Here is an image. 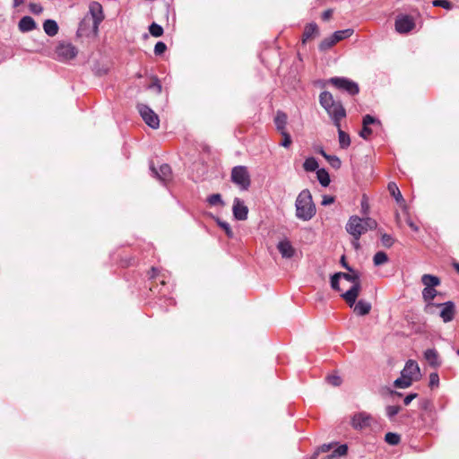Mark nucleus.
<instances>
[{
    "instance_id": "1",
    "label": "nucleus",
    "mask_w": 459,
    "mask_h": 459,
    "mask_svg": "<svg viewBox=\"0 0 459 459\" xmlns=\"http://www.w3.org/2000/svg\"><path fill=\"white\" fill-rule=\"evenodd\" d=\"M350 273H336L331 277V287L334 290L342 291L343 287L340 286V280L350 282L351 285L347 290L341 294V297L347 302L350 307H352L360 292L361 285L359 281V274L358 272L349 271Z\"/></svg>"
},
{
    "instance_id": "2",
    "label": "nucleus",
    "mask_w": 459,
    "mask_h": 459,
    "mask_svg": "<svg viewBox=\"0 0 459 459\" xmlns=\"http://www.w3.org/2000/svg\"><path fill=\"white\" fill-rule=\"evenodd\" d=\"M319 103L331 117L333 125L339 127V123L346 117V110L340 100H336L333 94L327 91L319 95Z\"/></svg>"
},
{
    "instance_id": "3",
    "label": "nucleus",
    "mask_w": 459,
    "mask_h": 459,
    "mask_svg": "<svg viewBox=\"0 0 459 459\" xmlns=\"http://www.w3.org/2000/svg\"><path fill=\"white\" fill-rule=\"evenodd\" d=\"M103 18L102 6L97 2L91 3L89 7V13L80 23L78 31L81 34H86L87 29L91 28V31L96 34L99 24L102 22Z\"/></svg>"
},
{
    "instance_id": "4",
    "label": "nucleus",
    "mask_w": 459,
    "mask_h": 459,
    "mask_svg": "<svg viewBox=\"0 0 459 459\" xmlns=\"http://www.w3.org/2000/svg\"><path fill=\"white\" fill-rule=\"evenodd\" d=\"M377 226V221L369 217L359 218L358 216H351L345 229L352 238H359L361 235L369 230L376 229Z\"/></svg>"
},
{
    "instance_id": "5",
    "label": "nucleus",
    "mask_w": 459,
    "mask_h": 459,
    "mask_svg": "<svg viewBox=\"0 0 459 459\" xmlns=\"http://www.w3.org/2000/svg\"><path fill=\"white\" fill-rule=\"evenodd\" d=\"M420 377V370L418 363L409 359L401 372V377L394 382L396 388H407L411 385L414 380Z\"/></svg>"
},
{
    "instance_id": "6",
    "label": "nucleus",
    "mask_w": 459,
    "mask_h": 459,
    "mask_svg": "<svg viewBox=\"0 0 459 459\" xmlns=\"http://www.w3.org/2000/svg\"><path fill=\"white\" fill-rule=\"evenodd\" d=\"M231 180L241 189L247 190L251 183L250 175L245 166H236L231 170Z\"/></svg>"
},
{
    "instance_id": "7",
    "label": "nucleus",
    "mask_w": 459,
    "mask_h": 459,
    "mask_svg": "<svg viewBox=\"0 0 459 459\" xmlns=\"http://www.w3.org/2000/svg\"><path fill=\"white\" fill-rule=\"evenodd\" d=\"M328 82L352 96L358 94L359 91V85L355 82L344 77H333L329 79Z\"/></svg>"
},
{
    "instance_id": "8",
    "label": "nucleus",
    "mask_w": 459,
    "mask_h": 459,
    "mask_svg": "<svg viewBox=\"0 0 459 459\" xmlns=\"http://www.w3.org/2000/svg\"><path fill=\"white\" fill-rule=\"evenodd\" d=\"M137 109L146 125H148L152 129H157L160 126V118L158 115L151 109L145 104H139L137 106Z\"/></svg>"
},
{
    "instance_id": "9",
    "label": "nucleus",
    "mask_w": 459,
    "mask_h": 459,
    "mask_svg": "<svg viewBox=\"0 0 459 459\" xmlns=\"http://www.w3.org/2000/svg\"><path fill=\"white\" fill-rule=\"evenodd\" d=\"M395 30L400 34H406L414 30L415 20L411 15H398L395 19Z\"/></svg>"
},
{
    "instance_id": "10",
    "label": "nucleus",
    "mask_w": 459,
    "mask_h": 459,
    "mask_svg": "<svg viewBox=\"0 0 459 459\" xmlns=\"http://www.w3.org/2000/svg\"><path fill=\"white\" fill-rule=\"evenodd\" d=\"M150 169L152 170V176L164 185H167L172 181L173 173L169 165L162 164L160 166L159 169H156L152 164Z\"/></svg>"
},
{
    "instance_id": "11",
    "label": "nucleus",
    "mask_w": 459,
    "mask_h": 459,
    "mask_svg": "<svg viewBox=\"0 0 459 459\" xmlns=\"http://www.w3.org/2000/svg\"><path fill=\"white\" fill-rule=\"evenodd\" d=\"M76 48L71 43H60L56 48V54L59 60L67 61L74 58L77 55Z\"/></svg>"
},
{
    "instance_id": "12",
    "label": "nucleus",
    "mask_w": 459,
    "mask_h": 459,
    "mask_svg": "<svg viewBox=\"0 0 459 459\" xmlns=\"http://www.w3.org/2000/svg\"><path fill=\"white\" fill-rule=\"evenodd\" d=\"M316 214L314 203H296V215L303 221L310 220Z\"/></svg>"
},
{
    "instance_id": "13",
    "label": "nucleus",
    "mask_w": 459,
    "mask_h": 459,
    "mask_svg": "<svg viewBox=\"0 0 459 459\" xmlns=\"http://www.w3.org/2000/svg\"><path fill=\"white\" fill-rule=\"evenodd\" d=\"M372 420L373 419L370 414L360 411L352 416L351 423L353 429L362 430L368 428Z\"/></svg>"
},
{
    "instance_id": "14",
    "label": "nucleus",
    "mask_w": 459,
    "mask_h": 459,
    "mask_svg": "<svg viewBox=\"0 0 459 459\" xmlns=\"http://www.w3.org/2000/svg\"><path fill=\"white\" fill-rule=\"evenodd\" d=\"M434 307H438L441 308L439 316L443 322L448 323L454 319L455 307L452 301H447L442 304H436Z\"/></svg>"
},
{
    "instance_id": "15",
    "label": "nucleus",
    "mask_w": 459,
    "mask_h": 459,
    "mask_svg": "<svg viewBox=\"0 0 459 459\" xmlns=\"http://www.w3.org/2000/svg\"><path fill=\"white\" fill-rule=\"evenodd\" d=\"M319 35V29L316 23L310 22L304 28L302 34V44H306L307 41L314 39Z\"/></svg>"
},
{
    "instance_id": "16",
    "label": "nucleus",
    "mask_w": 459,
    "mask_h": 459,
    "mask_svg": "<svg viewBox=\"0 0 459 459\" xmlns=\"http://www.w3.org/2000/svg\"><path fill=\"white\" fill-rule=\"evenodd\" d=\"M277 248L284 258H291L295 254V249L288 239L281 240L277 245Z\"/></svg>"
},
{
    "instance_id": "17",
    "label": "nucleus",
    "mask_w": 459,
    "mask_h": 459,
    "mask_svg": "<svg viewBox=\"0 0 459 459\" xmlns=\"http://www.w3.org/2000/svg\"><path fill=\"white\" fill-rule=\"evenodd\" d=\"M235 219L243 221L247 218L248 208L244 203H235L232 208Z\"/></svg>"
},
{
    "instance_id": "18",
    "label": "nucleus",
    "mask_w": 459,
    "mask_h": 459,
    "mask_svg": "<svg viewBox=\"0 0 459 459\" xmlns=\"http://www.w3.org/2000/svg\"><path fill=\"white\" fill-rule=\"evenodd\" d=\"M424 358L432 368H437L440 366V360L438 353L434 349H428L424 352Z\"/></svg>"
},
{
    "instance_id": "19",
    "label": "nucleus",
    "mask_w": 459,
    "mask_h": 459,
    "mask_svg": "<svg viewBox=\"0 0 459 459\" xmlns=\"http://www.w3.org/2000/svg\"><path fill=\"white\" fill-rule=\"evenodd\" d=\"M18 27L22 32H28L36 28V22L30 16H24L20 20Z\"/></svg>"
},
{
    "instance_id": "20",
    "label": "nucleus",
    "mask_w": 459,
    "mask_h": 459,
    "mask_svg": "<svg viewBox=\"0 0 459 459\" xmlns=\"http://www.w3.org/2000/svg\"><path fill=\"white\" fill-rule=\"evenodd\" d=\"M287 120L288 117L287 115L282 111H277L276 116L274 117V124L276 126V129L279 133H281L282 131H287L286 126H287Z\"/></svg>"
},
{
    "instance_id": "21",
    "label": "nucleus",
    "mask_w": 459,
    "mask_h": 459,
    "mask_svg": "<svg viewBox=\"0 0 459 459\" xmlns=\"http://www.w3.org/2000/svg\"><path fill=\"white\" fill-rule=\"evenodd\" d=\"M437 291L435 290V287L424 288L422 290V298L425 302H427V308H430L434 307L436 304L432 302V300L437 296Z\"/></svg>"
},
{
    "instance_id": "22",
    "label": "nucleus",
    "mask_w": 459,
    "mask_h": 459,
    "mask_svg": "<svg viewBox=\"0 0 459 459\" xmlns=\"http://www.w3.org/2000/svg\"><path fill=\"white\" fill-rule=\"evenodd\" d=\"M338 131V141L341 149H347L351 145V137L341 128V122L339 127H336Z\"/></svg>"
},
{
    "instance_id": "23",
    "label": "nucleus",
    "mask_w": 459,
    "mask_h": 459,
    "mask_svg": "<svg viewBox=\"0 0 459 459\" xmlns=\"http://www.w3.org/2000/svg\"><path fill=\"white\" fill-rule=\"evenodd\" d=\"M371 310V304L365 300H359L354 306V312L359 316L368 315Z\"/></svg>"
},
{
    "instance_id": "24",
    "label": "nucleus",
    "mask_w": 459,
    "mask_h": 459,
    "mask_svg": "<svg viewBox=\"0 0 459 459\" xmlns=\"http://www.w3.org/2000/svg\"><path fill=\"white\" fill-rule=\"evenodd\" d=\"M43 29L46 34L50 37H53L58 32V25L54 20H46L43 24Z\"/></svg>"
},
{
    "instance_id": "25",
    "label": "nucleus",
    "mask_w": 459,
    "mask_h": 459,
    "mask_svg": "<svg viewBox=\"0 0 459 459\" xmlns=\"http://www.w3.org/2000/svg\"><path fill=\"white\" fill-rule=\"evenodd\" d=\"M421 282L425 288H431L438 286L440 284V280L438 277L432 274H423L421 277Z\"/></svg>"
},
{
    "instance_id": "26",
    "label": "nucleus",
    "mask_w": 459,
    "mask_h": 459,
    "mask_svg": "<svg viewBox=\"0 0 459 459\" xmlns=\"http://www.w3.org/2000/svg\"><path fill=\"white\" fill-rule=\"evenodd\" d=\"M387 189L395 201H404L399 187L394 182H390L387 186Z\"/></svg>"
},
{
    "instance_id": "27",
    "label": "nucleus",
    "mask_w": 459,
    "mask_h": 459,
    "mask_svg": "<svg viewBox=\"0 0 459 459\" xmlns=\"http://www.w3.org/2000/svg\"><path fill=\"white\" fill-rule=\"evenodd\" d=\"M348 451V446L346 445L339 446L332 455H329L322 459H339V456L345 455Z\"/></svg>"
},
{
    "instance_id": "28",
    "label": "nucleus",
    "mask_w": 459,
    "mask_h": 459,
    "mask_svg": "<svg viewBox=\"0 0 459 459\" xmlns=\"http://www.w3.org/2000/svg\"><path fill=\"white\" fill-rule=\"evenodd\" d=\"M337 42L335 41L334 38L332 36L328 37V38H325L324 39L319 46H318V48L320 51H327L329 50L332 47H333Z\"/></svg>"
},
{
    "instance_id": "29",
    "label": "nucleus",
    "mask_w": 459,
    "mask_h": 459,
    "mask_svg": "<svg viewBox=\"0 0 459 459\" xmlns=\"http://www.w3.org/2000/svg\"><path fill=\"white\" fill-rule=\"evenodd\" d=\"M316 177L323 186H327L330 184L329 174L325 169H317Z\"/></svg>"
},
{
    "instance_id": "30",
    "label": "nucleus",
    "mask_w": 459,
    "mask_h": 459,
    "mask_svg": "<svg viewBox=\"0 0 459 459\" xmlns=\"http://www.w3.org/2000/svg\"><path fill=\"white\" fill-rule=\"evenodd\" d=\"M353 34L352 29H346L342 30H337L333 34L336 42H339L344 39L350 38Z\"/></svg>"
},
{
    "instance_id": "31",
    "label": "nucleus",
    "mask_w": 459,
    "mask_h": 459,
    "mask_svg": "<svg viewBox=\"0 0 459 459\" xmlns=\"http://www.w3.org/2000/svg\"><path fill=\"white\" fill-rule=\"evenodd\" d=\"M388 261L387 255L383 251H378L373 257V262L376 266L382 265Z\"/></svg>"
},
{
    "instance_id": "32",
    "label": "nucleus",
    "mask_w": 459,
    "mask_h": 459,
    "mask_svg": "<svg viewBox=\"0 0 459 459\" xmlns=\"http://www.w3.org/2000/svg\"><path fill=\"white\" fill-rule=\"evenodd\" d=\"M303 168L306 171H315L318 169V163L315 158H307L303 163Z\"/></svg>"
},
{
    "instance_id": "33",
    "label": "nucleus",
    "mask_w": 459,
    "mask_h": 459,
    "mask_svg": "<svg viewBox=\"0 0 459 459\" xmlns=\"http://www.w3.org/2000/svg\"><path fill=\"white\" fill-rule=\"evenodd\" d=\"M385 440L387 444L395 446L400 442L401 438L398 434L388 432L385 434Z\"/></svg>"
},
{
    "instance_id": "34",
    "label": "nucleus",
    "mask_w": 459,
    "mask_h": 459,
    "mask_svg": "<svg viewBox=\"0 0 459 459\" xmlns=\"http://www.w3.org/2000/svg\"><path fill=\"white\" fill-rule=\"evenodd\" d=\"M149 31L152 36L156 37V38L163 35V28L155 22H152L150 25Z\"/></svg>"
},
{
    "instance_id": "35",
    "label": "nucleus",
    "mask_w": 459,
    "mask_h": 459,
    "mask_svg": "<svg viewBox=\"0 0 459 459\" xmlns=\"http://www.w3.org/2000/svg\"><path fill=\"white\" fill-rule=\"evenodd\" d=\"M280 134L281 135L280 145L283 146L284 148H289L292 143L290 134L287 131H282Z\"/></svg>"
},
{
    "instance_id": "36",
    "label": "nucleus",
    "mask_w": 459,
    "mask_h": 459,
    "mask_svg": "<svg viewBox=\"0 0 459 459\" xmlns=\"http://www.w3.org/2000/svg\"><path fill=\"white\" fill-rule=\"evenodd\" d=\"M401 409L402 408L398 405H388L385 408L386 416L389 419H393L395 415H397L400 412Z\"/></svg>"
},
{
    "instance_id": "37",
    "label": "nucleus",
    "mask_w": 459,
    "mask_h": 459,
    "mask_svg": "<svg viewBox=\"0 0 459 459\" xmlns=\"http://www.w3.org/2000/svg\"><path fill=\"white\" fill-rule=\"evenodd\" d=\"M432 5L435 7H442L446 10H451L453 8V4L448 0H433Z\"/></svg>"
},
{
    "instance_id": "38",
    "label": "nucleus",
    "mask_w": 459,
    "mask_h": 459,
    "mask_svg": "<svg viewBox=\"0 0 459 459\" xmlns=\"http://www.w3.org/2000/svg\"><path fill=\"white\" fill-rule=\"evenodd\" d=\"M326 160L333 169H338L341 168L342 161L339 157L335 155H329L326 157Z\"/></svg>"
},
{
    "instance_id": "39",
    "label": "nucleus",
    "mask_w": 459,
    "mask_h": 459,
    "mask_svg": "<svg viewBox=\"0 0 459 459\" xmlns=\"http://www.w3.org/2000/svg\"><path fill=\"white\" fill-rule=\"evenodd\" d=\"M217 223L221 229H223L225 230V233L227 234V236L229 238L233 237V235H234L233 231L231 230L230 226L228 222L223 221L221 220H217Z\"/></svg>"
},
{
    "instance_id": "40",
    "label": "nucleus",
    "mask_w": 459,
    "mask_h": 459,
    "mask_svg": "<svg viewBox=\"0 0 459 459\" xmlns=\"http://www.w3.org/2000/svg\"><path fill=\"white\" fill-rule=\"evenodd\" d=\"M166 50H167V46L164 42L159 41L156 43V45L154 47V54L156 56H160V55L164 54Z\"/></svg>"
},
{
    "instance_id": "41",
    "label": "nucleus",
    "mask_w": 459,
    "mask_h": 459,
    "mask_svg": "<svg viewBox=\"0 0 459 459\" xmlns=\"http://www.w3.org/2000/svg\"><path fill=\"white\" fill-rule=\"evenodd\" d=\"M312 200V195L309 190L305 189L301 191L297 197L296 201H311Z\"/></svg>"
},
{
    "instance_id": "42",
    "label": "nucleus",
    "mask_w": 459,
    "mask_h": 459,
    "mask_svg": "<svg viewBox=\"0 0 459 459\" xmlns=\"http://www.w3.org/2000/svg\"><path fill=\"white\" fill-rule=\"evenodd\" d=\"M381 242L385 247H390L394 244V239L390 235L383 234L381 236Z\"/></svg>"
},
{
    "instance_id": "43",
    "label": "nucleus",
    "mask_w": 459,
    "mask_h": 459,
    "mask_svg": "<svg viewBox=\"0 0 459 459\" xmlns=\"http://www.w3.org/2000/svg\"><path fill=\"white\" fill-rule=\"evenodd\" d=\"M149 89L154 90L158 94L161 92V84L156 77L152 79V83L149 85Z\"/></svg>"
},
{
    "instance_id": "44",
    "label": "nucleus",
    "mask_w": 459,
    "mask_h": 459,
    "mask_svg": "<svg viewBox=\"0 0 459 459\" xmlns=\"http://www.w3.org/2000/svg\"><path fill=\"white\" fill-rule=\"evenodd\" d=\"M327 381L333 386H339L342 384V379L337 375H331L327 377Z\"/></svg>"
},
{
    "instance_id": "45",
    "label": "nucleus",
    "mask_w": 459,
    "mask_h": 459,
    "mask_svg": "<svg viewBox=\"0 0 459 459\" xmlns=\"http://www.w3.org/2000/svg\"><path fill=\"white\" fill-rule=\"evenodd\" d=\"M371 134H372V130H371V128L369 126H362V129L359 132V136L360 137H362L363 139L367 140V139L369 138Z\"/></svg>"
},
{
    "instance_id": "46",
    "label": "nucleus",
    "mask_w": 459,
    "mask_h": 459,
    "mask_svg": "<svg viewBox=\"0 0 459 459\" xmlns=\"http://www.w3.org/2000/svg\"><path fill=\"white\" fill-rule=\"evenodd\" d=\"M439 383V377L437 373H431L429 376V385L431 387L437 386Z\"/></svg>"
},
{
    "instance_id": "47",
    "label": "nucleus",
    "mask_w": 459,
    "mask_h": 459,
    "mask_svg": "<svg viewBox=\"0 0 459 459\" xmlns=\"http://www.w3.org/2000/svg\"><path fill=\"white\" fill-rule=\"evenodd\" d=\"M377 122V119L370 116V115H366L364 117H363V120H362V126H369V125H372L374 123Z\"/></svg>"
},
{
    "instance_id": "48",
    "label": "nucleus",
    "mask_w": 459,
    "mask_h": 459,
    "mask_svg": "<svg viewBox=\"0 0 459 459\" xmlns=\"http://www.w3.org/2000/svg\"><path fill=\"white\" fill-rule=\"evenodd\" d=\"M30 9L34 13H40L43 10V8L38 4H30Z\"/></svg>"
},
{
    "instance_id": "49",
    "label": "nucleus",
    "mask_w": 459,
    "mask_h": 459,
    "mask_svg": "<svg viewBox=\"0 0 459 459\" xmlns=\"http://www.w3.org/2000/svg\"><path fill=\"white\" fill-rule=\"evenodd\" d=\"M407 225L413 230V231H419V227L412 221L411 218L406 219Z\"/></svg>"
},
{
    "instance_id": "50",
    "label": "nucleus",
    "mask_w": 459,
    "mask_h": 459,
    "mask_svg": "<svg viewBox=\"0 0 459 459\" xmlns=\"http://www.w3.org/2000/svg\"><path fill=\"white\" fill-rule=\"evenodd\" d=\"M417 397V394H410L403 399L405 405H409L411 402Z\"/></svg>"
},
{
    "instance_id": "51",
    "label": "nucleus",
    "mask_w": 459,
    "mask_h": 459,
    "mask_svg": "<svg viewBox=\"0 0 459 459\" xmlns=\"http://www.w3.org/2000/svg\"><path fill=\"white\" fill-rule=\"evenodd\" d=\"M332 14H333V10L332 9L325 10L322 13V19L324 21H328L332 17Z\"/></svg>"
},
{
    "instance_id": "52",
    "label": "nucleus",
    "mask_w": 459,
    "mask_h": 459,
    "mask_svg": "<svg viewBox=\"0 0 459 459\" xmlns=\"http://www.w3.org/2000/svg\"><path fill=\"white\" fill-rule=\"evenodd\" d=\"M331 447H332L331 444H324L323 446H320L319 451L323 452V453H326V452L330 451Z\"/></svg>"
},
{
    "instance_id": "53",
    "label": "nucleus",
    "mask_w": 459,
    "mask_h": 459,
    "mask_svg": "<svg viewBox=\"0 0 459 459\" xmlns=\"http://www.w3.org/2000/svg\"><path fill=\"white\" fill-rule=\"evenodd\" d=\"M206 201H221V195L219 194H213L210 195Z\"/></svg>"
},
{
    "instance_id": "54",
    "label": "nucleus",
    "mask_w": 459,
    "mask_h": 459,
    "mask_svg": "<svg viewBox=\"0 0 459 459\" xmlns=\"http://www.w3.org/2000/svg\"><path fill=\"white\" fill-rule=\"evenodd\" d=\"M359 238H353L352 241H351V244L353 246V247L355 249H359L360 247V245H359Z\"/></svg>"
},
{
    "instance_id": "55",
    "label": "nucleus",
    "mask_w": 459,
    "mask_h": 459,
    "mask_svg": "<svg viewBox=\"0 0 459 459\" xmlns=\"http://www.w3.org/2000/svg\"><path fill=\"white\" fill-rule=\"evenodd\" d=\"M341 263L344 268H346L348 271H351V268L346 264L345 262V256L342 255L341 258Z\"/></svg>"
},
{
    "instance_id": "56",
    "label": "nucleus",
    "mask_w": 459,
    "mask_h": 459,
    "mask_svg": "<svg viewBox=\"0 0 459 459\" xmlns=\"http://www.w3.org/2000/svg\"><path fill=\"white\" fill-rule=\"evenodd\" d=\"M24 2V0H13V6L14 7H18L20 6L21 4H22Z\"/></svg>"
},
{
    "instance_id": "57",
    "label": "nucleus",
    "mask_w": 459,
    "mask_h": 459,
    "mask_svg": "<svg viewBox=\"0 0 459 459\" xmlns=\"http://www.w3.org/2000/svg\"><path fill=\"white\" fill-rule=\"evenodd\" d=\"M319 153L326 160V157H328L330 154H327L323 148L319 150Z\"/></svg>"
},
{
    "instance_id": "58",
    "label": "nucleus",
    "mask_w": 459,
    "mask_h": 459,
    "mask_svg": "<svg viewBox=\"0 0 459 459\" xmlns=\"http://www.w3.org/2000/svg\"><path fill=\"white\" fill-rule=\"evenodd\" d=\"M323 201H327V202H330V201H334L333 197L331 196H328V195H324L323 196Z\"/></svg>"
},
{
    "instance_id": "59",
    "label": "nucleus",
    "mask_w": 459,
    "mask_h": 459,
    "mask_svg": "<svg viewBox=\"0 0 459 459\" xmlns=\"http://www.w3.org/2000/svg\"><path fill=\"white\" fill-rule=\"evenodd\" d=\"M368 199H369V196H368L367 194L363 193L361 201H368Z\"/></svg>"
},
{
    "instance_id": "60",
    "label": "nucleus",
    "mask_w": 459,
    "mask_h": 459,
    "mask_svg": "<svg viewBox=\"0 0 459 459\" xmlns=\"http://www.w3.org/2000/svg\"><path fill=\"white\" fill-rule=\"evenodd\" d=\"M368 208V204H367V203H366V204H363V205H362V211H363L365 213L367 212Z\"/></svg>"
},
{
    "instance_id": "61",
    "label": "nucleus",
    "mask_w": 459,
    "mask_h": 459,
    "mask_svg": "<svg viewBox=\"0 0 459 459\" xmlns=\"http://www.w3.org/2000/svg\"><path fill=\"white\" fill-rule=\"evenodd\" d=\"M454 267L456 270V272L459 273V263H455Z\"/></svg>"
},
{
    "instance_id": "62",
    "label": "nucleus",
    "mask_w": 459,
    "mask_h": 459,
    "mask_svg": "<svg viewBox=\"0 0 459 459\" xmlns=\"http://www.w3.org/2000/svg\"><path fill=\"white\" fill-rule=\"evenodd\" d=\"M396 220H397V221H399V220H400V217H399L398 213L396 214Z\"/></svg>"
},
{
    "instance_id": "63",
    "label": "nucleus",
    "mask_w": 459,
    "mask_h": 459,
    "mask_svg": "<svg viewBox=\"0 0 459 459\" xmlns=\"http://www.w3.org/2000/svg\"><path fill=\"white\" fill-rule=\"evenodd\" d=\"M456 352H457V354L459 355V350H458Z\"/></svg>"
}]
</instances>
